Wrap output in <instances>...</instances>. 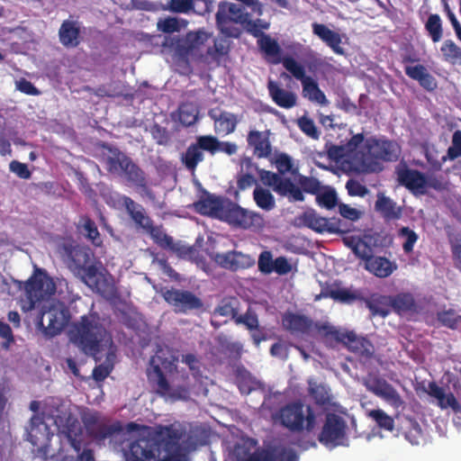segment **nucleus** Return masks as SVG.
Segmentation results:
<instances>
[{"mask_svg": "<svg viewBox=\"0 0 461 461\" xmlns=\"http://www.w3.org/2000/svg\"><path fill=\"white\" fill-rule=\"evenodd\" d=\"M249 22L254 23V28L249 24H244L243 28L247 32L258 39L257 45L263 56L277 55L280 51L278 41L263 32V30H268L270 26L269 23L262 19L251 20L250 17Z\"/></svg>", "mask_w": 461, "mask_h": 461, "instance_id": "14", "label": "nucleus"}, {"mask_svg": "<svg viewBox=\"0 0 461 461\" xmlns=\"http://www.w3.org/2000/svg\"><path fill=\"white\" fill-rule=\"evenodd\" d=\"M210 149V155L214 156L218 152L225 153L229 156L237 153L238 146L234 142L221 141L216 136L206 135Z\"/></svg>", "mask_w": 461, "mask_h": 461, "instance_id": "44", "label": "nucleus"}, {"mask_svg": "<svg viewBox=\"0 0 461 461\" xmlns=\"http://www.w3.org/2000/svg\"><path fill=\"white\" fill-rule=\"evenodd\" d=\"M312 27V32L329 46L334 53L339 55L344 54V49L340 46L342 41L339 33L318 23H313Z\"/></svg>", "mask_w": 461, "mask_h": 461, "instance_id": "36", "label": "nucleus"}, {"mask_svg": "<svg viewBox=\"0 0 461 461\" xmlns=\"http://www.w3.org/2000/svg\"><path fill=\"white\" fill-rule=\"evenodd\" d=\"M297 183L299 185V188L303 194V192L317 194L321 189L320 181L312 176H306L303 175H298Z\"/></svg>", "mask_w": 461, "mask_h": 461, "instance_id": "57", "label": "nucleus"}, {"mask_svg": "<svg viewBox=\"0 0 461 461\" xmlns=\"http://www.w3.org/2000/svg\"><path fill=\"white\" fill-rule=\"evenodd\" d=\"M365 268L375 276L384 278L391 276L396 270L397 265L384 257L373 256L365 264Z\"/></svg>", "mask_w": 461, "mask_h": 461, "instance_id": "40", "label": "nucleus"}, {"mask_svg": "<svg viewBox=\"0 0 461 461\" xmlns=\"http://www.w3.org/2000/svg\"><path fill=\"white\" fill-rule=\"evenodd\" d=\"M240 302L236 296L223 297L213 311L214 315L230 317L235 321L239 315Z\"/></svg>", "mask_w": 461, "mask_h": 461, "instance_id": "42", "label": "nucleus"}, {"mask_svg": "<svg viewBox=\"0 0 461 461\" xmlns=\"http://www.w3.org/2000/svg\"><path fill=\"white\" fill-rule=\"evenodd\" d=\"M309 394L317 405L325 406L330 403L331 397L330 392L323 384H314L311 386L309 388Z\"/></svg>", "mask_w": 461, "mask_h": 461, "instance_id": "55", "label": "nucleus"}, {"mask_svg": "<svg viewBox=\"0 0 461 461\" xmlns=\"http://www.w3.org/2000/svg\"><path fill=\"white\" fill-rule=\"evenodd\" d=\"M253 197L256 204L265 211H271L276 206L273 194L267 189L261 187L255 188Z\"/></svg>", "mask_w": 461, "mask_h": 461, "instance_id": "48", "label": "nucleus"}, {"mask_svg": "<svg viewBox=\"0 0 461 461\" xmlns=\"http://www.w3.org/2000/svg\"><path fill=\"white\" fill-rule=\"evenodd\" d=\"M277 172H272L266 169H258V176L261 182L270 187L280 196L287 197L291 202H303L304 195L301 189L294 184L290 177L285 175L290 172L292 175L298 173V168H294L293 160L285 153L278 155L275 160Z\"/></svg>", "mask_w": 461, "mask_h": 461, "instance_id": "3", "label": "nucleus"}, {"mask_svg": "<svg viewBox=\"0 0 461 461\" xmlns=\"http://www.w3.org/2000/svg\"><path fill=\"white\" fill-rule=\"evenodd\" d=\"M94 418L89 419L86 423V429L93 438L96 439H104L113 435L114 429L105 424H95Z\"/></svg>", "mask_w": 461, "mask_h": 461, "instance_id": "53", "label": "nucleus"}, {"mask_svg": "<svg viewBox=\"0 0 461 461\" xmlns=\"http://www.w3.org/2000/svg\"><path fill=\"white\" fill-rule=\"evenodd\" d=\"M124 163L123 173L127 183L140 190L141 193L149 197H153V192L148 184L147 175L144 170L138 166L132 159L126 160Z\"/></svg>", "mask_w": 461, "mask_h": 461, "instance_id": "21", "label": "nucleus"}, {"mask_svg": "<svg viewBox=\"0 0 461 461\" xmlns=\"http://www.w3.org/2000/svg\"><path fill=\"white\" fill-rule=\"evenodd\" d=\"M120 202L138 227L146 230L153 223L151 218L146 213L144 207L131 197L122 195Z\"/></svg>", "mask_w": 461, "mask_h": 461, "instance_id": "28", "label": "nucleus"}, {"mask_svg": "<svg viewBox=\"0 0 461 461\" xmlns=\"http://www.w3.org/2000/svg\"><path fill=\"white\" fill-rule=\"evenodd\" d=\"M53 433L50 431L44 419L40 415H33L30 420L28 440L37 448V453L47 457Z\"/></svg>", "mask_w": 461, "mask_h": 461, "instance_id": "13", "label": "nucleus"}, {"mask_svg": "<svg viewBox=\"0 0 461 461\" xmlns=\"http://www.w3.org/2000/svg\"><path fill=\"white\" fill-rule=\"evenodd\" d=\"M367 416L372 419L376 425L383 429L393 431L394 429L393 419L381 409L370 410Z\"/></svg>", "mask_w": 461, "mask_h": 461, "instance_id": "52", "label": "nucleus"}, {"mask_svg": "<svg viewBox=\"0 0 461 461\" xmlns=\"http://www.w3.org/2000/svg\"><path fill=\"white\" fill-rule=\"evenodd\" d=\"M194 8V0H168L166 10L176 14H188Z\"/></svg>", "mask_w": 461, "mask_h": 461, "instance_id": "63", "label": "nucleus"}, {"mask_svg": "<svg viewBox=\"0 0 461 461\" xmlns=\"http://www.w3.org/2000/svg\"><path fill=\"white\" fill-rule=\"evenodd\" d=\"M214 261L220 267L230 271L246 269L255 264V259L250 255L237 250L217 253L214 256Z\"/></svg>", "mask_w": 461, "mask_h": 461, "instance_id": "20", "label": "nucleus"}, {"mask_svg": "<svg viewBox=\"0 0 461 461\" xmlns=\"http://www.w3.org/2000/svg\"><path fill=\"white\" fill-rule=\"evenodd\" d=\"M440 50L446 61L453 64L461 62V49L452 40L445 41Z\"/></svg>", "mask_w": 461, "mask_h": 461, "instance_id": "54", "label": "nucleus"}, {"mask_svg": "<svg viewBox=\"0 0 461 461\" xmlns=\"http://www.w3.org/2000/svg\"><path fill=\"white\" fill-rule=\"evenodd\" d=\"M371 391L394 409H399L404 405V402L396 389L384 379H375Z\"/></svg>", "mask_w": 461, "mask_h": 461, "instance_id": "31", "label": "nucleus"}, {"mask_svg": "<svg viewBox=\"0 0 461 461\" xmlns=\"http://www.w3.org/2000/svg\"><path fill=\"white\" fill-rule=\"evenodd\" d=\"M318 330L325 339L341 342L349 350L361 357H370L373 355L372 343L363 337H357L353 331L340 332L328 324L321 325Z\"/></svg>", "mask_w": 461, "mask_h": 461, "instance_id": "9", "label": "nucleus"}, {"mask_svg": "<svg viewBox=\"0 0 461 461\" xmlns=\"http://www.w3.org/2000/svg\"><path fill=\"white\" fill-rule=\"evenodd\" d=\"M438 320L442 325L451 329L456 330L460 326L461 316L456 314V312L452 309L438 312Z\"/></svg>", "mask_w": 461, "mask_h": 461, "instance_id": "60", "label": "nucleus"}, {"mask_svg": "<svg viewBox=\"0 0 461 461\" xmlns=\"http://www.w3.org/2000/svg\"><path fill=\"white\" fill-rule=\"evenodd\" d=\"M68 335L73 344L89 355L99 353L102 343L111 340V336L100 322L97 313L81 316L70 325Z\"/></svg>", "mask_w": 461, "mask_h": 461, "instance_id": "2", "label": "nucleus"}, {"mask_svg": "<svg viewBox=\"0 0 461 461\" xmlns=\"http://www.w3.org/2000/svg\"><path fill=\"white\" fill-rule=\"evenodd\" d=\"M179 121L185 126L193 125L198 118V110L192 104H183L179 106Z\"/></svg>", "mask_w": 461, "mask_h": 461, "instance_id": "56", "label": "nucleus"}, {"mask_svg": "<svg viewBox=\"0 0 461 461\" xmlns=\"http://www.w3.org/2000/svg\"><path fill=\"white\" fill-rule=\"evenodd\" d=\"M267 90L274 103L279 107L290 109L296 104V95L282 88L277 82L272 79L267 82Z\"/></svg>", "mask_w": 461, "mask_h": 461, "instance_id": "37", "label": "nucleus"}, {"mask_svg": "<svg viewBox=\"0 0 461 461\" xmlns=\"http://www.w3.org/2000/svg\"><path fill=\"white\" fill-rule=\"evenodd\" d=\"M258 213L248 211L238 203L226 201L225 210L221 221L235 228L247 230L254 226L255 221L259 220Z\"/></svg>", "mask_w": 461, "mask_h": 461, "instance_id": "15", "label": "nucleus"}, {"mask_svg": "<svg viewBox=\"0 0 461 461\" xmlns=\"http://www.w3.org/2000/svg\"><path fill=\"white\" fill-rule=\"evenodd\" d=\"M82 221L81 232L93 245L100 246L102 244V239L95 222L87 216L82 218Z\"/></svg>", "mask_w": 461, "mask_h": 461, "instance_id": "49", "label": "nucleus"}, {"mask_svg": "<svg viewBox=\"0 0 461 461\" xmlns=\"http://www.w3.org/2000/svg\"><path fill=\"white\" fill-rule=\"evenodd\" d=\"M170 251L174 252L180 258L184 259H194L195 255L197 254V250L192 246H185L181 242H175L173 240V245L167 248Z\"/></svg>", "mask_w": 461, "mask_h": 461, "instance_id": "61", "label": "nucleus"}, {"mask_svg": "<svg viewBox=\"0 0 461 461\" xmlns=\"http://www.w3.org/2000/svg\"><path fill=\"white\" fill-rule=\"evenodd\" d=\"M269 131H259L251 130L247 135L248 146L252 149L253 155L258 158H268L272 153Z\"/></svg>", "mask_w": 461, "mask_h": 461, "instance_id": "25", "label": "nucleus"}, {"mask_svg": "<svg viewBox=\"0 0 461 461\" xmlns=\"http://www.w3.org/2000/svg\"><path fill=\"white\" fill-rule=\"evenodd\" d=\"M164 300L174 308L176 313H187L203 307V303L190 291L181 289H167L163 293Z\"/></svg>", "mask_w": 461, "mask_h": 461, "instance_id": "12", "label": "nucleus"}, {"mask_svg": "<svg viewBox=\"0 0 461 461\" xmlns=\"http://www.w3.org/2000/svg\"><path fill=\"white\" fill-rule=\"evenodd\" d=\"M245 461H298V456L293 449L276 447L271 449L256 451L249 455Z\"/></svg>", "mask_w": 461, "mask_h": 461, "instance_id": "26", "label": "nucleus"}, {"mask_svg": "<svg viewBox=\"0 0 461 461\" xmlns=\"http://www.w3.org/2000/svg\"><path fill=\"white\" fill-rule=\"evenodd\" d=\"M425 30L431 41L438 42L443 36V24L440 16L438 14H429L425 23Z\"/></svg>", "mask_w": 461, "mask_h": 461, "instance_id": "46", "label": "nucleus"}, {"mask_svg": "<svg viewBox=\"0 0 461 461\" xmlns=\"http://www.w3.org/2000/svg\"><path fill=\"white\" fill-rule=\"evenodd\" d=\"M204 151L210 154L207 136H197L195 141L181 153L180 161L186 170L194 174L198 165L204 160Z\"/></svg>", "mask_w": 461, "mask_h": 461, "instance_id": "18", "label": "nucleus"}, {"mask_svg": "<svg viewBox=\"0 0 461 461\" xmlns=\"http://www.w3.org/2000/svg\"><path fill=\"white\" fill-rule=\"evenodd\" d=\"M325 151L329 159L334 162H339L344 158L351 156L345 145H335L330 142L325 144Z\"/></svg>", "mask_w": 461, "mask_h": 461, "instance_id": "58", "label": "nucleus"}, {"mask_svg": "<svg viewBox=\"0 0 461 461\" xmlns=\"http://www.w3.org/2000/svg\"><path fill=\"white\" fill-rule=\"evenodd\" d=\"M298 126L300 130L305 133L307 136L312 138L313 140H318L320 137V131L313 120L308 118L306 116H303L298 120Z\"/></svg>", "mask_w": 461, "mask_h": 461, "instance_id": "64", "label": "nucleus"}, {"mask_svg": "<svg viewBox=\"0 0 461 461\" xmlns=\"http://www.w3.org/2000/svg\"><path fill=\"white\" fill-rule=\"evenodd\" d=\"M272 420L292 433H311L317 426V414L301 400L292 401L272 414Z\"/></svg>", "mask_w": 461, "mask_h": 461, "instance_id": "4", "label": "nucleus"}, {"mask_svg": "<svg viewBox=\"0 0 461 461\" xmlns=\"http://www.w3.org/2000/svg\"><path fill=\"white\" fill-rule=\"evenodd\" d=\"M25 293L28 300L23 308L32 311L40 308L37 325L42 333L49 338L59 334L70 320V312L63 305L52 304L50 298L56 292V284L42 268L36 267L33 275L25 283Z\"/></svg>", "mask_w": 461, "mask_h": 461, "instance_id": "1", "label": "nucleus"}, {"mask_svg": "<svg viewBox=\"0 0 461 461\" xmlns=\"http://www.w3.org/2000/svg\"><path fill=\"white\" fill-rule=\"evenodd\" d=\"M326 296L333 299L334 301L348 304H350L357 300L363 299L359 293L348 288H330L327 291Z\"/></svg>", "mask_w": 461, "mask_h": 461, "instance_id": "45", "label": "nucleus"}, {"mask_svg": "<svg viewBox=\"0 0 461 461\" xmlns=\"http://www.w3.org/2000/svg\"><path fill=\"white\" fill-rule=\"evenodd\" d=\"M57 412L53 420L59 434L63 435L71 447L79 453L82 447L83 429L78 419L68 411H57Z\"/></svg>", "mask_w": 461, "mask_h": 461, "instance_id": "11", "label": "nucleus"}, {"mask_svg": "<svg viewBox=\"0 0 461 461\" xmlns=\"http://www.w3.org/2000/svg\"><path fill=\"white\" fill-rule=\"evenodd\" d=\"M208 114L214 122V131L216 133L229 135L235 131L239 123L236 114L225 111L217 114L214 110L209 111Z\"/></svg>", "mask_w": 461, "mask_h": 461, "instance_id": "34", "label": "nucleus"}, {"mask_svg": "<svg viewBox=\"0 0 461 461\" xmlns=\"http://www.w3.org/2000/svg\"><path fill=\"white\" fill-rule=\"evenodd\" d=\"M283 327L293 335H306L312 329L313 321L305 315L287 312L282 319Z\"/></svg>", "mask_w": 461, "mask_h": 461, "instance_id": "27", "label": "nucleus"}, {"mask_svg": "<svg viewBox=\"0 0 461 461\" xmlns=\"http://www.w3.org/2000/svg\"><path fill=\"white\" fill-rule=\"evenodd\" d=\"M461 157V131H456L452 136V145L447 149L446 156H442V160H454Z\"/></svg>", "mask_w": 461, "mask_h": 461, "instance_id": "62", "label": "nucleus"}, {"mask_svg": "<svg viewBox=\"0 0 461 461\" xmlns=\"http://www.w3.org/2000/svg\"><path fill=\"white\" fill-rule=\"evenodd\" d=\"M234 322L237 325H244L251 332V339L257 347L267 339V336L259 327L258 314L250 307L244 314H239Z\"/></svg>", "mask_w": 461, "mask_h": 461, "instance_id": "29", "label": "nucleus"}, {"mask_svg": "<svg viewBox=\"0 0 461 461\" xmlns=\"http://www.w3.org/2000/svg\"><path fill=\"white\" fill-rule=\"evenodd\" d=\"M147 377L155 393L161 397L172 401L185 399L187 391L185 388L173 390L159 365L156 363V357L149 360V367L147 369Z\"/></svg>", "mask_w": 461, "mask_h": 461, "instance_id": "10", "label": "nucleus"}, {"mask_svg": "<svg viewBox=\"0 0 461 461\" xmlns=\"http://www.w3.org/2000/svg\"><path fill=\"white\" fill-rule=\"evenodd\" d=\"M146 231L150 235L154 242L162 249H167V248L173 245V238L167 235L163 227L154 226L153 223L149 227Z\"/></svg>", "mask_w": 461, "mask_h": 461, "instance_id": "51", "label": "nucleus"}, {"mask_svg": "<svg viewBox=\"0 0 461 461\" xmlns=\"http://www.w3.org/2000/svg\"><path fill=\"white\" fill-rule=\"evenodd\" d=\"M283 50L280 47V51L277 55L275 56H266L265 59L267 62L277 65L282 64L283 67L292 74V76L296 78L297 80H300L301 83L305 80V78H308L309 76L305 75V69L304 67L297 62L294 58L292 57H282Z\"/></svg>", "mask_w": 461, "mask_h": 461, "instance_id": "35", "label": "nucleus"}, {"mask_svg": "<svg viewBox=\"0 0 461 461\" xmlns=\"http://www.w3.org/2000/svg\"><path fill=\"white\" fill-rule=\"evenodd\" d=\"M211 36L203 29L190 31L184 37L166 35L161 42V51L185 59L200 49Z\"/></svg>", "mask_w": 461, "mask_h": 461, "instance_id": "7", "label": "nucleus"}, {"mask_svg": "<svg viewBox=\"0 0 461 461\" xmlns=\"http://www.w3.org/2000/svg\"><path fill=\"white\" fill-rule=\"evenodd\" d=\"M62 256L68 267L74 272L80 273V269L90 263L93 253L86 246L66 242L62 245Z\"/></svg>", "mask_w": 461, "mask_h": 461, "instance_id": "19", "label": "nucleus"}, {"mask_svg": "<svg viewBox=\"0 0 461 461\" xmlns=\"http://www.w3.org/2000/svg\"><path fill=\"white\" fill-rule=\"evenodd\" d=\"M363 300L370 311L371 318L375 316L384 318L392 312L391 295L374 294L369 298H363Z\"/></svg>", "mask_w": 461, "mask_h": 461, "instance_id": "38", "label": "nucleus"}, {"mask_svg": "<svg viewBox=\"0 0 461 461\" xmlns=\"http://www.w3.org/2000/svg\"><path fill=\"white\" fill-rule=\"evenodd\" d=\"M295 225L307 227L318 233H333L339 230V221L319 215L313 209H308L295 218Z\"/></svg>", "mask_w": 461, "mask_h": 461, "instance_id": "17", "label": "nucleus"}, {"mask_svg": "<svg viewBox=\"0 0 461 461\" xmlns=\"http://www.w3.org/2000/svg\"><path fill=\"white\" fill-rule=\"evenodd\" d=\"M250 14L245 7L235 3L220 2L215 14L217 29L226 37L240 38L241 30L237 24L244 27L249 24L254 28V23L249 22Z\"/></svg>", "mask_w": 461, "mask_h": 461, "instance_id": "5", "label": "nucleus"}, {"mask_svg": "<svg viewBox=\"0 0 461 461\" xmlns=\"http://www.w3.org/2000/svg\"><path fill=\"white\" fill-rule=\"evenodd\" d=\"M397 180L400 185L413 193L423 194L428 185L427 177L417 169H411L407 167L399 168L396 171Z\"/></svg>", "mask_w": 461, "mask_h": 461, "instance_id": "23", "label": "nucleus"}, {"mask_svg": "<svg viewBox=\"0 0 461 461\" xmlns=\"http://www.w3.org/2000/svg\"><path fill=\"white\" fill-rule=\"evenodd\" d=\"M398 237L403 240L402 244V250L405 254L413 252L414 246L419 240V235L409 227H402L398 230Z\"/></svg>", "mask_w": 461, "mask_h": 461, "instance_id": "50", "label": "nucleus"}, {"mask_svg": "<svg viewBox=\"0 0 461 461\" xmlns=\"http://www.w3.org/2000/svg\"><path fill=\"white\" fill-rule=\"evenodd\" d=\"M194 205L200 214L221 220L225 210L226 202L221 197L203 191V195Z\"/></svg>", "mask_w": 461, "mask_h": 461, "instance_id": "22", "label": "nucleus"}, {"mask_svg": "<svg viewBox=\"0 0 461 461\" xmlns=\"http://www.w3.org/2000/svg\"><path fill=\"white\" fill-rule=\"evenodd\" d=\"M60 43L67 48H76L81 42V29L77 21L65 20L59 30Z\"/></svg>", "mask_w": 461, "mask_h": 461, "instance_id": "32", "label": "nucleus"}, {"mask_svg": "<svg viewBox=\"0 0 461 461\" xmlns=\"http://www.w3.org/2000/svg\"><path fill=\"white\" fill-rule=\"evenodd\" d=\"M401 155V147L386 139L369 138L365 141L361 165L367 171H375L377 161L394 162Z\"/></svg>", "mask_w": 461, "mask_h": 461, "instance_id": "6", "label": "nucleus"}, {"mask_svg": "<svg viewBox=\"0 0 461 461\" xmlns=\"http://www.w3.org/2000/svg\"><path fill=\"white\" fill-rule=\"evenodd\" d=\"M404 72L410 78L418 81L419 85L428 92H433L438 87L436 78L421 64L406 66Z\"/></svg>", "mask_w": 461, "mask_h": 461, "instance_id": "33", "label": "nucleus"}, {"mask_svg": "<svg viewBox=\"0 0 461 461\" xmlns=\"http://www.w3.org/2000/svg\"><path fill=\"white\" fill-rule=\"evenodd\" d=\"M427 393L437 400V405L441 410L451 409L454 413L461 412V403L451 392H447L444 387L439 386L436 382H429Z\"/></svg>", "mask_w": 461, "mask_h": 461, "instance_id": "24", "label": "nucleus"}, {"mask_svg": "<svg viewBox=\"0 0 461 461\" xmlns=\"http://www.w3.org/2000/svg\"><path fill=\"white\" fill-rule=\"evenodd\" d=\"M229 52V48L223 40H215L213 45L206 50V55L215 62H219Z\"/></svg>", "mask_w": 461, "mask_h": 461, "instance_id": "59", "label": "nucleus"}, {"mask_svg": "<svg viewBox=\"0 0 461 461\" xmlns=\"http://www.w3.org/2000/svg\"><path fill=\"white\" fill-rule=\"evenodd\" d=\"M303 95L310 101L318 103L321 105L328 104L325 94L320 89L318 83L311 77L302 82Z\"/></svg>", "mask_w": 461, "mask_h": 461, "instance_id": "43", "label": "nucleus"}, {"mask_svg": "<svg viewBox=\"0 0 461 461\" xmlns=\"http://www.w3.org/2000/svg\"><path fill=\"white\" fill-rule=\"evenodd\" d=\"M103 149L107 150L110 155L105 158V167L110 173L122 172L124 169V163L126 160L131 158L126 154L122 152L118 148L113 147L108 143H103L101 145Z\"/></svg>", "mask_w": 461, "mask_h": 461, "instance_id": "39", "label": "nucleus"}, {"mask_svg": "<svg viewBox=\"0 0 461 461\" xmlns=\"http://www.w3.org/2000/svg\"><path fill=\"white\" fill-rule=\"evenodd\" d=\"M162 441L164 448L167 452L180 450L179 440L181 434L178 430L172 429L171 427H165L161 431Z\"/></svg>", "mask_w": 461, "mask_h": 461, "instance_id": "47", "label": "nucleus"}, {"mask_svg": "<svg viewBox=\"0 0 461 461\" xmlns=\"http://www.w3.org/2000/svg\"><path fill=\"white\" fill-rule=\"evenodd\" d=\"M392 312L398 315H402L417 311V303L414 296L411 293H399L391 295Z\"/></svg>", "mask_w": 461, "mask_h": 461, "instance_id": "41", "label": "nucleus"}, {"mask_svg": "<svg viewBox=\"0 0 461 461\" xmlns=\"http://www.w3.org/2000/svg\"><path fill=\"white\" fill-rule=\"evenodd\" d=\"M82 281L104 297H112L114 295V287L105 278L104 275L99 271L95 264L88 263L80 269Z\"/></svg>", "mask_w": 461, "mask_h": 461, "instance_id": "16", "label": "nucleus"}, {"mask_svg": "<svg viewBox=\"0 0 461 461\" xmlns=\"http://www.w3.org/2000/svg\"><path fill=\"white\" fill-rule=\"evenodd\" d=\"M375 210L385 221L399 220L402 215V207L397 205L393 199L386 196L382 192L377 194V199L375 203Z\"/></svg>", "mask_w": 461, "mask_h": 461, "instance_id": "30", "label": "nucleus"}, {"mask_svg": "<svg viewBox=\"0 0 461 461\" xmlns=\"http://www.w3.org/2000/svg\"><path fill=\"white\" fill-rule=\"evenodd\" d=\"M348 425L343 417L328 412L318 434V441L328 448L348 446Z\"/></svg>", "mask_w": 461, "mask_h": 461, "instance_id": "8", "label": "nucleus"}]
</instances>
